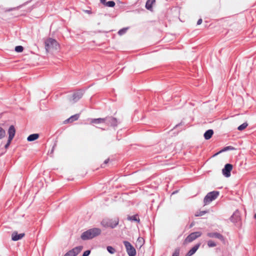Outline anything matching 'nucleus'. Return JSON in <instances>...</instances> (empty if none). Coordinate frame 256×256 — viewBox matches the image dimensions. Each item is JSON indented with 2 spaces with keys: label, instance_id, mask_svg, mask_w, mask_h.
<instances>
[{
  "label": "nucleus",
  "instance_id": "a878e982",
  "mask_svg": "<svg viewBox=\"0 0 256 256\" xmlns=\"http://www.w3.org/2000/svg\"><path fill=\"white\" fill-rule=\"evenodd\" d=\"M6 136V131L4 130L0 127V140Z\"/></svg>",
  "mask_w": 256,
  "mask_h": 256
},
{
  "label": "nucleus",
  "instance_id": "7c9ffc66",
  "mask_svg": "<svg viewBox=\"0 0 256 256\" xmlns=\"http://www.w3.org/2000/svg\"><path fill=\"white\" fill-rule=\"evenodd\" d=\"M180 251V248H176V249H175L174 252L172 254V256H179Z\"/></svg>",
  "mask_w": 256,
  "mask_h": 256
},
{
  "label": "nucleus",
  "instance_id": "f704fd0d",
  "mask_svg": "<svg viewBox=\"0 0 256 256\" xmlns=\"http://www.w3.org/2000/svg\"><path fill=\"white\" fill-rule=\"evenodd\" d=\"M100 2L103 4L104 6H105L106 3V0H100Z\"/></svg>",
  "mask_w": 256,
  "mask_h": 256
},
{
  "label": "nucleus",
  "instance_id": "bb28decb",
  "mask_svg": "<svg viewBox=\"0 0 256 256\" xmlns=\"http://www.w3.org/2000/svg\"><path fill=\"white\" fill-rule=\"evenodd\" d=\"M128 29V28H124L120 29L118 32V34L120 36H122V35L124 34L126 32Z\"/></svg>",
  "mask_w": 256,
  "mask_h": 256
},
{
  "label": "nucleus",
  "instance_id": "f03ea898",
  "mask_svg": "<svg viewBox=\"0 0 256 256\" xmlns=\"http://www.w3.org/2000/svg\"><path fill=\"white\" fill-rule=\"evenodd\" d=\"M45 48L47 52L52 50H57L59 48V44L57 41L52 38L46 39L44 42Z\"/></svg>",
  "mask_w": 256,
  "mask_h": 256
},
{
  "label": "nucleus",
  "instance_id": "4be33fe9",
  "mask_svg": "<svg viewBox=\"0 0 256 256\" xmlns=\"http://www.w3.org/2000/svg\"><path fill=\"white\" fill-rule=\"evenodd\" d=\"M128 220L131 221H134L139 222L140 219L137 214H135L132 216H128Z\"/></svg>",
  "mask_w": 256,
  "mask_h": 256
},
{
  "label": "nucleus",
  "instance_id": "473e14b6",
  "mask_svg": "<svg viewBox=\"0 0 256 256\" xmlns=\"http://www.w3.org/2000/svg\"><path fill=\"white\" fill-rule=\"evenodd\" d=\"M90 253V250H87L84 252L83 253L82 256H88Z\"/></svg>",
  "mask_w": 256,
  "mask_h": 256
},
{
  "label": "nucleus",
  "instance_id": "5701e85b",
  "mask_svg": "<svg viewBox=\"0 0 256 256\" xmlns=\"http://www.w3.org/2000/svg\"><path fill=\"white\" fill-rule=\"evenodd\" d=\"M106 250L108 251V252L110 254H114L116 252L115 248L112 247V246H108L106 247Z\"/></svg>",
  "mask_w": 256,
  "mask_h": 256
},
{
  "label": "nucleus",
  "instance_id": "412c9836",
  "mask_svg": "<svg viewBox=\"0 0 256 256\" xmlns=\"http://www.w3.org/2000/svg\"><path fill=\"white\" fill-rule=\"evenodd\" d=\"M239 218V213L238 211H236L232 216L230 217V220L232 222H236Z\"/></svg>",
  "mask_w": 256,
  "mask_h": 256
},
{
  "label": "nucleus",
  "instance_id": "9b49d317",
  "mask_svg": "<svg viewBox=\"0 0 256 256\" xmlns=\"http://www.w3.org/2000/svg\"><path fill=\"white\" fill-rule=\"evenodd\" d=\"M25 234L24 233H21L18 234L17 232L14 231L12 234V240L13 241H17L21 240L24 237Z\"/></svg>",
  "mask_w": 256,
  "mask_h": 256
},
{
  "label": "nucleus",
  "instance_id": "9d476101",
  "mask_svg": "<svg viewBox=\"0 0 256 256\" xmlns=\"http://www.w3.org/2000/svg\"><path fill=\"white\" fill-rule=\"evenodd\" d=\"M83 94L84 92L82 90H78L73 94L72 98L70 100L72 103H75L82 98Z\"/></svg>",
  "mask_w": 256,
  "mask_h": 256
},
{
  "label": "nucleus",
  "instance_id": "4468645a",
  "mask_svg": "<svg viewBox=\"0 0 256 256\" xmlns=\"http://www.w3.org/2000/svg\"><path fill=\"white\" fill-rule=\"evenodd\" d=\"M8 138L10 139H13L14 137V136L15 134H16V130L13 125H12L10 126L8 130Z\"/></svg>",
  "mask_w": 256,
  "mask_h": 256
},
{
  "label": "nucleus",
  "instance_id": "7ed1b4c3",
  "mask_svg": "<svg viewBox=\"0 0 256 256\" xmlns=\"http://www.w3.org/2000/svg\"><path fill=\"white\" fill-rule=\"evenodd\" d=\"M119 223L118 218L110 219L106 218L102 220L101 224L104 228H116Z\"/></svg>",
  "mask_w": 256,
  "mask_h": 256
},
{
  "label": "nucleus",
  "instance_id": "6ab92c4d",
  "mask_svg": "<svg viewBox=\"0 0 256 256\" xmlns=\"http://www.w3.org/2000/svg\"><path fill=\"white\" fill-rule=\"evenodd\" d=\"M38 137L39 134H31L27 138V140L28 142H32L37 140L38 138Z\"/></svg>",
  "mask_w": 256,
  "mask_h": 256
},
{
  "label": "nucleus",
  "instance_id": "423d86ee",
  "mask_svg": "<svg viewBox=\"0 0 256 256\" xmlns=\"http://www.w3.org/2000/svg\"><path fill=\"white\" fill-rule=\"evenodd\" d=\"M119 122L118 120L112 116L105 118V124L114 128L117 126Z\"/></svg>",
  "mask_w": 256,
  "mask_h": 256
},
{
  "label": "nucleus",
  "instance_id": "ea45409f",
  "mask_svg": "<svg viewBox=\"0 0 256 256\" xmlns=\"http://www.w3.org/2000/svg\"><path fill=\"white\" fill-rule=\"evenodd\" d=\"M136 256V255H131V256Z\"/></svg>",
  "mask_w": 256,
  "mask_h": 256
},
{
  "label": "nucleus",
  "instance_id": "2eb2a0df",
  "mask_svg": "<svg viewBox=\"0 0 256 256\" xmlns=\"http://www.w3.org/2000/svg\"><path fill=\"white\" fill-rule=\"evenodd\" d=\"M80 114H76L66 119L64 121V124H67L68 122H72L74 121H76L78 120L79 118Z\"/></svg>",
  "mask_w": 256,
  "mask_h": 256
},
{
  "label": "nucleus",
  "instance_id": "2f4dec72",
  "mask_svg": "<svg viewBox=\"0 0 256 256\" xmlns=\"http://www.w3.org/2000/svg\"><path fill=\"white\" fill-rule=\"evenodd\" d=\"M12 139H11V138H10H10H8V142H6V145H5V146H4V148H8V147L10 146V143H11V142H12Z\"/></svg>",
  "mask_w": 256,
  "mask_h": 256
},
{
  "label": "nucleus",
  "instance_id": "4c0bfd02",
  "mask_svg": "<svg viewBox=\"0 0 256 256\" xmlns=\"http://www.w3.org/2000/svg\"><path fill=\"white\" fill-rule=\"evenodd\" d=\"M56 145V144H54V146L52 147V150H54V146H55Z\"/></svg>",
  "mask_w": 256,
  "mask_h": 256
},
{
  "label": "nucleus",
  "instance_id": "e433bc0d",
  "mask_svg": "<svg viewBox=\"0 0 256 256\" xmlns=\"http://www.w3.org/2000/svg\"><path fill=\"white\" fill-rule=\"evenodd\" d=\"M254 218L255 219H256V214H254Z\"/></svg>",
  "mask_w": 256,
  "mask_h": 256
},
{
  "label": "nucleus",
  "instance_id": "ddd939ff",
  "mask_svg": "<svg viewBox=\"0 0 256 256\" xmlns=\"http://www.w3.org/2000/svg\"><path fill=\"white\" fill-rule=\"evenodd\" d=\"M200 246V243H198L194 246L186 254V256H192L198 250Z\"/></svg>",
  "mask_w": 256,
  "mask_h": 256
},
{
  "label": "nucleus",
  "instance_id": "c9c22d12",
  "mask_svg": "<svg viewBox=\"0 0 256 256\" xmlns=\"http://www.w3.org/2000/svg\"><path fill=\"white\" fill-rule=\"evenodd\" d=\"M108 161H109V159H107V160H105L103 164H106L108 162Z\"/></svg>",
  "mask_w": 256,
  "mask_h": 256
},
{
  "label": "nucleus",
  "instance_id": "f8f14e48",
  "mask_svg": "<svg viewBox=\"0 0 256 256\" xmlns=\"http://www.w3.org/2000/svg\"><path fill=\"white\" fill-rule=\"evenodd\" d=\"M207 236L210 238H214L220 240L222 241L224 240V238L222 234L218 232H208Z\"/></svg>",
  "mask_w": 256,
  "mask_h": 256
},
{
  "label": "nucleus",
  "instance_id": "1a4fd4ad",
  "mask_svg": "<svg viewBox=\"0 0 256 256\" xmlns=\"http://www.w3.org/2000/svg\"><path fill=\"white\" fill-rule=\"evenodd\" d=\"M232 169V165L230 164H226L222 170V174L226 178L230 176V172Z\"/></svg>",
  "mask_w": 256,
  "mask_h": 256
},
{
  "label": "nucleus",
  "instance_id": "20e7f679",
  "mask_svg": "<svg viewBox=\"0 0 256 256\" xmlns=\"http://www.w3.org/2000/svg\"><path fill=\"white\" fill-rule=\"evenodd\" d=\"M219 195V192L218 191H212L208 193L204 199V203L206 205L212 200H216Z\"/></svg>",
  "mask_w": 256,
  "mask_h": 256
},
{
  "label": "nucleus",
  "instance_id": "f257e3e1",
  "mask_svg": "<svg viewBox=\"0 0 256 256\" xmlns=\"http://www.w3.org/2000/svg\"><path fill=\"white\" fill-rule=\"evenodd\" d=\"M101 232V230L99 228H94L89 229L82 234L81 238L84 240L92 239L100 235Z\"/></svg>",
  "mask_w": 256,
  "mask_h": 256
},
{
  "label": "nucleus",
  "instance_id": "39448f33",
  "mask_svg": "<svg viewBox=\"0 0 256 256\" xmlns=\"http://www.w3.org/2000/svg\"><path fill=\"white\" fill-rule=\"evenodd\" d=\"M123 244L125 246L126 251L128 256L136 255V252L135 248L129 242L124 240L123 242Z\"/></svg>",
  "mask_w": 256,
  "mask_h": 256
},
{
  "label": "nucleus",
  "instance_id": "393cba45",
  "mask_svg": "<svg viewBox=\"0 0 256 256\" xmlns=\"http://www.w3.org/2000/svg\"><path fill=\"white\" fill-rule=\"evenodd\" d=\"M116 4L114 1H108L106 3L105 6L110 8H113L114 6Z\"/></svg>",
  "mask_w": 256,
  "mask_h": 256
},
{
  "label": "nucleus",
  "instance_id": "0eeeda50",
  "mask_svg": "<svg viewBox=\"0 0 256 256\" xmlns=\"http://www.w3.org/2000/svg\"><path fill=\"white\" fill-rule=\"evenodd\" d=\"M200 232H196L190 234L185 239L184 242H191L202 235Z\"/></svg>",
  "mask_w": 256,
  "mask_h": 256
},
{
  "label": "nucleus",
  "instance_id": "72a5a7b5",
  "mask_svg": "<svg viewBox=\"0 0 256 256\" xmlns=\"http://www.w3.org/2000/svg\"><path fill=\"white\" fill-rule=\"evenodd\" d=\"M202 19L200 18L198 20L197 24L198 25L200 24H202Z\"/></svg>",
  "mask_w": 256,
  "mask_h": 256
},
{
  "label": "nucleus",
  "instance_id": "c756f323",
  "mask_svg": "<svg viewBox=\"0 0 256 256\" xmlns=\"http://www.w3.org/2000/svg\"><path fill=\"white\" fill-rule=\"evenodd\" d=\"M208 246L210 248L214 247L216 246V244L214 241L210 240L208 242Z\"/></svg>",
  "mask_w": 256,
  "mask_h": 256
},
{
  "label": "nucleus",
  "instance_id": "b1692460",
  "mask_svg": "<svg viewBox=\"0 0 256 256\" xmlns=\"http://www.w3.org/2000/svg\"><path fill=\"white\" fill-rule=\"evenodd\" d=\"M248 126V124H247V122H244L240 126H238V130L242 131L245 129Z\"/></svg>",
  "mask_w": 256,
  "mask_h": 256
},
{
  "label": "nucleus",
  "instance_id": "f3484780",
  "mask_svg": "<svg viewBox=\"0 0 256 256\" xmlns=\"http://www.w3.org/2000/svg\"><path fill=\"white\" fill-rule=\"evenodd\" d=\"M91 123L94 124H105L104 118H92L90 120Z\"/></svg>",
  "mask_w": 256,
  "mask_h": 256
},
{
  "label": "nucleus",
  "instance_id": "58836bf2",
  "mask_svg": "<svg viewBox=\"0 0 256 256\" xmlns=\"http://www.w3.org/2000/svg\"><path fill=\"white\" fill-rule=\"evenodd\" d=\"M176 192H177L176 191L174 192H172V194H176Z\"/></svg>",
  "mask_w": 256,
  "mask_h": 256
},
{
  "label": "nucleus",
  "instance_id": "c85d7f7f",
  "mask_svg": "<svg viewBox=\"0 0 256 256\" xmlns=\"http://www.w3.org/2000/svg\"><path fill=\"white\" fill-rule=\"evenodd\" d=\"M206 212H207V211H205V210L200 211L199 212H197L195 216H204Z\"/></svg>",
  "mask_w": 256,
  "mask_h": 256
},
{
  "label": "nucleus",
  "instance_id": "dca6fc26",
  "mask_svg": "<svg viewBox=\"0 0 256 256\" xmlns=\"http://www.w3.org/2000/svg\"><path fill=\"white\" fill-rule=\"evenodd\" d=\"M214 134L212 130H208L204 134V136L206 140L210 139Z\"/></svg>",
  "mask_w": 256,
  "mask_h": 256
},
{
  "label": "nucleus",
  "instance_id": "cd10ccee",
  "mask_svg": "<svg viewBox=\"0 0 256 256\" xmlns=\"http://www.w3.org/2000/svg\"><path fill=\"white\" fill-rule=\"evenodd\" d=\"M24 48L21 46H16L15 47V51L18 52H21L23 51Z\"/></svg>",
  "mask_w": 256,
  "mask_h": 256
},
{
  "label": "nucleus",
  "instance_id": "a211bd4d",
  "mask_svg": "<svg viewBox=\"0 0 256 256\" xmlns=\"http://www.w3.org/2000/svg\"><path fill=\"white\" fill-rule=\"evenodd\" d=\"M156 2V0H147L146 4V8L150 10L152 8V4Z\"/></svg>",
  "mask_w": 256,
  "mask_h": 256
},
{
  "label": "nucleus",
  "instance_id": "6e6552de",
  "mask_svg": "<svg viewBox=\"0 0 256 256\" xmlns=\"http://www.w3.org/2000/svg\"><path fill=\"white\" fill-rule=\"evenodd\" d=\"M82 249V246L75 247L67 252L64 256H76Z\"/></svg>",
  "mask_w": 256,
  "mask_h": 256
},
{
  "label": "nucleus",
  "instance_id": "aec40b11",
  "mask_svg": "<svg viewBox=\"0 0 256 256\" xmlns=\"http://www.w3.org/2000/svg\"><path fill=\"white\" fill-rule=\"evenodd\" d=\"M235 150V148L233 146H227L224 147L223 149H222L219 152L216 153L214 155V156H216L218 154H220V152H226V151L230 150Z\"/></svg>",
  "mask_w": 256,
  "mask_h": 256
}]
</instances>
